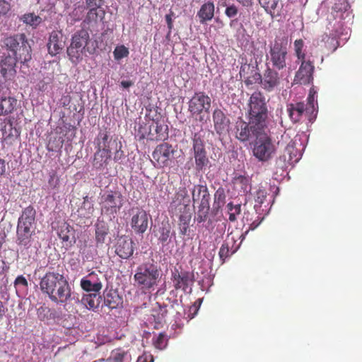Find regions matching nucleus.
Wrapping results in <instances>:
<instances>
[{
	"label": "nucleus",
	"instance_id": "obj_1",
	"mask_svg": "<svg viewBox=\"0 0 362 362\" xmlns=\"http://www.w3.org/2000/svg\"><path fill=\"white\" fill-rule=\"evenodd\" d=\"M349 5L346 0H339L334 4L327 18V29L330 30L332 37L326 33L323 34L321 39L317 40V46L333 52L339 45L337 38L345 41L348 40L349 29L344 27L343 20L349 16Z\"/></svg>",
	"mask_w": 362,
	"mask_h": 362
},
{
	"label": "nucleus",
	"instance_id": "obj_2",
	"mask_svg": "<svg viewBox=\"0 0 362 362\" xmlns=\"http://www.w3.org/2000/svg\"><path fill=\"white\" fill-rule=\"evenodd\" d=\"M40 288L56 303H66L71 298V288L67 279L58 272H47L40 281Z\"/></svg>",
	"mask_w": 362,
	"mask_h": 362
},
{
	"label": "nucleus",
	"instance_id": "obj_3",
	"mask_svg": "<svg viewBox=\"0 0 362 362\" xmlns=\"http://www.w3.org/2000/svg\"><path fill=\"white\" fill-rule=\"evenodd\" d=\"M162 276V269L153 259L140 264L134 275V285L144 291L153 290Z\"/></svg>",
	"mask_w": 362,
	"mask_h": 362
},
{
	"label": "nucleus",
	"instance_id": "obj_4",
	"mask_svg": "<svg viewBox=\"0 0 362 362\" xmlns=\"http://www.w3.org/2000/svg\"><path fill=\"white\" fill-rule=\"evenodd\" d=\"M90 35L85 29L76 31L72 36L70 45L67 47L66 52L69 60L74 64L82 61L83 57L86 52L93 54L95 48L90 49L88 46Z\"/></svg>",
	"mask_w": 362,
	"mask_h": 362
},
{
	"label": "nucleus",
	"instance_id": "obj_5",
	"mask_svg": "<svg viewBox=\"0 0 362 362\" xmlns=\"http://www.w3.org/2000/svg\"><path fill=\"white\" fill-rule=\"evenodd\" d=\"M35 211L32 206L26 207L18 219L17 226V243L19 245L29 247L32 242V236L35 233L33 224Z\"/></svg>",
	"mask_w": 362,
	"mask_h": 362
},
{
	"label": "nucleus",
	"instance_id": "obj_6",
	"mask_svg": "<svg viewBox=\"0 0 362 362\" xmlns=\"http://www.w3.org/2000/svg\"><path fill=\"white\" fill-rule=\"evenodd\" d=\"M4 43L10 54L16 59V62L25 64L31 59V47L24 33L9 36L5 39Z\"/></svg>",
	"mask_w": 362,
	"mask_h": 362
},
{
	"label": "nucleus",
	"instance_id": "obj_7",
	"mask_svg": "<svg viewBox=\"0 0 362 362\" xmlns=\"http://www.w3.org/2000/svg\"><path fill=\"white\" fill-rule=\"evenodd\" d=\"M269 59L272 68L279 71L286 67L288 55V38L286 36H276L269 46Z\"/></svg>",
	"mask_w": 362,
	"mask_h": 362
},
{
	"label": "nucleus",
	"instance_id": "obj_8",
	"mask_svg": "<svg viewBox=\"0 0 362 362\" xmlns=\"http://www.w3.org/2000/svg\"><path fill=\"white\" fill-rule=\"evenodd\" d=\"M211 106V98L203 91L197 92L188 102V112L200 122H206Z\"/></svg>",
	"mask_w": 362,
	"mask_h": 362
},
{
	"label": "nucleus",
	"instance_id": "obj_9",
	"mask_svg": "<svg viewBox=\"0 0 362 362\" xmlns=\"http://www.w3.org/2000/svg\"><path fill=\"white\" fill-rule=\"evenodd\" d=\"M247 122L239 119L235 126V138L242 142L248 141L256 139L267 128L266 124H262L255 119L248 118Z\"/></svg>",
	"mask_w": 362,
	"mask_h": 362
},
{
	"label": "nucleus",
	"instance_id": "obj_10",
	"mask_svg": "<svg viewBox=\"0 0 362 362\" xmlns=\"http://www.w3.org/2000/svg\"><path fill=\"white\" fill-rule=\"evenodd\" d=\"M248 118L266 124L267 107L264 95L259 91L254 92L250 98Z\"/></svg>",
	"mask_w": 362,
	"mask_h": 362
},
{
	"label": "nucleus",
	"instance_id": "obj_11",
	"mask_svg": "<svg viewBox=\"0 0 362 362\" xmlns=\"http://www.w3.org/2000/svg\"><path fill=\"white\" fill-rule=\"evenodd\" d=\"M124 197L119 190L108 189L101 196L102 211L107 215L116 214L123 206Z\"/></svg>",
	"mask_w": 362,
	"mask_h": 362
},
{
	"label": "nucleus",
	"instance_id": "obj_12",
	"mask_svg": "<svg viewBox=\"0 0 362 362\" xmlns=\"http://www.w3.org/2000/svg\"><path fill=\"white\" fill-rule=\"evenodd\" d=\"M275 152V146L271 138L262 132L255 140L253 148L254 156L260 161L269 160Z\"/></svg>",
	"mask_w": 362,
	"mask_h": 362
},
{
	"label": "nucleus",
	"instance_id": "obj_13",
	"mask_svg": "<svg viewBox=\"0 0 362 362\" xmlns=\"http://www.w3.org/2000/svg\"><path fill=\"white\" fill-rule=\"evenodd\" d=\"M192 141L195 169L197 171H202L210 163L207 156L205 142L198 133L194 134Z\"/></svg>",
	"mask_w": 362,
	"mask_h": 362
},
{
	"label": "nucleus",
	"instance_id": "obj_14",
	"mask_svg": "<svg viewBox=\"0 0 362 362\" xmlns=\"http://www.w3.org/2000/svg\"><path fill=\"white\" fill-rule=\"evenodd\" d=\"M286 112L293 124L301 122L303 117L310 122H313L315 119V116H313V107L307 108L303 102L288 103L286 105Z\"/></svg>",
	"mask_w": 362,
	"mask_h": 362
},
{
	"label": "nucleus",
	"instance_id": "obj_15",
	"mask_svg": "<svg viewBox=\"0 0 362 362\" xmlns=\"http://www.w3.org/2000/svg\"><path fill=\"white\" fill-rule=\"evenodd\" d=\"M130 226L137 234L144 233L148 227L150 215L140 206L132 207L129 210Z\"/></svg>",
	"mask_w": 362,
	"mask_h": 362
},
{
	"label": "nucleus",
	"instance_id": "obj_16",
	"mask_svg": "<svg viewBox=\"0 0 362 362\" xmlns=\"http://www.w3.org/2000/svg\"><path fill=\"white\" fill-rule=\"evenodd\" d=\"M244 239V234H239L235 232L228 234L219 250L220 259L224 262L226 258L235 253L239 249Z\"/></svg>",
	"mask_w": 362,
	"mask_h": 362
},
{
	"label": "nucleus",
	"instance_id": "obj_17",
	"mask_svg": "<svg viewBox=\"0 0 362 362\" xmlns=\"http://www.w3.org/2000/svg\"><path fill=\"white\" fill-rule=\"evenodd\" d=\"M175 152L173 146L168 143L164 142L158 145L152 153L155 166L161 168L169 165L171 157Z\"/></svg>",
	"mask_w": 362,
	"mask_h": 362
},
{
	"label": "nucleus",
	"instance_id": "obj_18",
	"mask_svg": "<svg viewBox=\"0 0 362 362\" xmlns=\"http://www.w3.org/2000/svg\"><path fill=\"white\" fill-rule=\"evenodd\" d=\"M97 148L109 151L112 153L114 149L120 146V141L117 136H110L107 129H100L95 139Z\"/></svg>",
	"mask_w": 362,
	"mask_h": 362
},
{
	"label": "nucleus",
	"instance_id": "obj_19",
	"mask_svg": "<svg viewBox=\"0 0 362 362\" xmlns=\"http://www.w3.org/2000/svg\"><path fill=\"white\" fill-rule=\"evenodd\" d=\"M189 200L181 202L174 200L170 206V212L173 215L179 216V224L189 225L192 211L189 204Z\"/></svg>",
	"mask_w": 362,
	"mask_h": 362
},
{
	"label": "nucleus",
	"instance_id": "obj_20",
	"mask_svg": "<svg viewBox=\"0 0 362 362\" xmlns=\"http://www.w3.org/2000/svg\"><path fill=\"white\" fill-rule=\"evenodd\" d=\"M239 74L247 86L255 83H260L262 86L263 76L258 71L257 64L253 65L245 63L240 66Z\"/></svg>",
	"mask_w": 362,
	"mask_h": 362
},
{
	"label": "nucleus",
	"instance_id": "obj_21",
	"mask_svg": "<svg viewBox=\"0 0 362 362\" xmlns=\"http://www.w3.org/2000/svg\"><path fill=\"white\" fill-rule=\"evenodd\" d=\"M314 69V65L310 61L301 60V64L294 78L296 83L307 85L312 83Z\"/></svg>",
	"mask_w": 362,
	"mask_h": 362
},
{
	"label": "nucleus",
	"instance_id": "obj_22",
	"mask_svg": "<svg viewBox=\"0 0 362 362\" xmlns=\"http://www.w3.org/2000/svg\"><path fill=\"white\" fill-rule=\"evenodd\" d=\"M172 280L176 290L186 291L187 288L194 281V275L188 271H179L175 269L172 272Z\"/></svg>",
	"mask_w": 362,
	"mask_h": 362
},
{
	"label": "nucleus",
	"instance_id": "obj_23",
	"mask_svg": "<svg viewBox=\"0 0 362 362\" xmlns=\"http://www.w3.org/2000/svg\"><path fill=\"white\" fill-rule=\"evenodd\" d=\"M92 272L82 278L80 282L81 288L87 292L98 293L103 288V284L99 276H102V273L98 272Z\"/></svg>",
	"mask_w": 362,
	"mask_h": 362
},
{
	"label": "nucleus",
	"instance_id": "obj_24",
	"mask_svg": "<svg viewBox=\"0 0 362 362\" xmlns=\"http://www.w3.org/2000/svg\"><path fill=\"white\" fill-rule=\"evenodd\" d=\"M212 119L216 134L223 135L228 132L230 121L222 110L216 108L213 111Z\"/></svg>",
	"mask_w": 362,
	"mask_h": 362
},
{
	"label": "nucleus",
	"instance_id": "obj_25",
	"mask_svg": "<svg viewBox=\"0 0 362 362\" xmlns=\"http://www.w3.org/2000/svg\"><path fill=\"white\" fill-rule=\"evenodd\" d=\"M277 69L267 67L263 74L262 88L267 92H272L281 83V77Z\"/></svg>",
	"mask_w": 362,
	"mask_h": 362
},
{
	"label": "nucleus",
	"instance_id": "obj_26",
	"mask_svg": "<svg viewBox=\"0 0 362 362\" xmlns=\"http://www.w3.org/2000/svg\"><path fill=\"white\" fill-rule=\"evenodd\" d=\"M149 125L151 141H164L168 138V127L163 121L152 119Z\"/></svg>",
	"mask_w": 362,
	"mask_h": 362
},
{
	"label": "nucleus",
	"instance_id": "obj_27",
	"mask_svg": "<svg viewBox=\"0 0 362 362\" xmlns=\"http://www.w3.org/2000/svg\"><path fill=\"white\" fill-rule=\"evenodd\" d=\"M61 30H53L50 33L47 43L49 53L55 56L59 54L64 47L65 42Z\"/></svg>",
	"mask_w": 362,
	"mask_h": 362
},
{
	"label": "nucleus",
	"instance_id": "obj_28",
	"mask_svg": "<svg viewBox=\"0 0 362 362\" xmlns=\"http://www.w3.org/2000/svg\"><path fill=\"white\" fill-rule=\"evenodd\" d=\"M134 251V243L131 238L121 237L118 239L115 252L122 259H128L132 256Z\"/></svg>",
	"mask_w": 362,
	"mask_h": 362
},
{
	"label": "nucleus",
	"instance_id": "obj_29",
	"mask_svg": "<svg viewBox=\"0 0 362 362\" xmlns=\"http://www.w3.org/2000/svg\"><path fill=\"white\" fill-rule=\"evenodd\" d=\"M95 240L97 247H103L104 245H108L110 241L109 227L104 221H98L95 225Z\"/></svg>",
	"mask_w": 362,
	"mask_h": 362
},
{
	"label": "nucleus",
	"instance_id": "obj_30",
	"mask_svg": "<svg viewBox=\"0 0 362 362\" xmlns=\"http://www.w3.org/2000/svg\"><path fill=\"white\" fill-rule=\"evenodd\" d=\"M260 6L272 18L283 15L284 4L281 0H258Z\"/></svg>",
	"mask_w": 362,
	"mask_h": 362
},
{
	"label": "nucleus",
	"instance_id": "obj_31",
	"mask_svg": "<svg viewBox=\"0 0 362 362\" xmlns=\"http://www.w3.org/2000/svg\"><path fill=\"white\" fill-rule=\"evenodd\" d=\"M75 233L74 228L66 222L61 223L59 226V238L66 247H71L76 243Z\"/></svg>",
	"mask_w": 362,
	"mask_h": 362
},
{
	"label": "nucleus",
	"instance_id": "obj_32",
	"mask_svg": "<svg viewBox=\"0 0 362 362\" xmlns=\"http://www.w3.org/2000/svg\"><path fill=\"white\" fill-rule=\"evenodd\" d=\"M16 59L10 54L1 60L0 63V74L4 81L12 80L16 76Z\"/></svg>",
	"mask_w": 362,
	"mask_h": 362
},
{
	"label": "nucleus",
	"instance_id": "obj_33",
	"mask_svg": "<svg viewBox=\"0 0 362 362\" xmlns=\"http://www.w3.org/2000/svg\"><path fill=\"white\" fill-rule=\"evenodd\" d=\"M215 6L212 1H207L203 4L197 11V17L201 24H206L213 19L214 16Z\"/></svg>",
	"mask_w": 362,
	"mask_h": 362
},
{
	"label": "nucleus",
	"instance_id": "obj_34",
	"mask_svg": "<svg viewBox=\"0 0 362 362\" xmlns=\"http://www.w3.org/2000/svg\"><path fill=\"white\" fill-rule=\"evenodd\" d=\"M112 153L109 151L97 148L94 154L93 165L97 170H103L108 165Z\"/></svg>",
	"mask_w": 362,
	"mask_h": 362
},
{
	"label": "nucleus",
	"instance_id": "obj_35",
	"mask_svg": "<svg viewBox=\"0 0 362 362\" xmlns=\"http://www.w3.org/2000/svg\"><path fill=\"white\" fill-rule=\"evenodd\" d=\"M155 235L163 245H168L171 236V226L168 222H162L154 230Z\"/></svg>",
	"mask_w": 362,
	"mask_h": 362
},
{
	"label": "nucleus",
	"instance_id": "obj_36",
	"mask_svg": "<svg viewBox=\"0 0 362 362\" xmlns=\"http://www.w3.org/2000/svg\"><path fill=\"white\" fill-rule=\"evenodd\" d=\"M102 297L97 293H88L83 296L81 303L88 310L97 312L100 307Z\"/></svg>",
	"mask_w": 362,
	"mask_h": 362
},
{
	"label": "nucleus",
	"instance_id": "obj_37",
	"mask_svg": "<svg viewBox=\"0 0 362 362\" xmlns=\"http://www.w3.org/2000/svg\"><path fill=\"white\" fill-rule=\"evenodd\" d=\"M192 199L194 203H209L210 194L207 187L202 185H195L192 191Z\"/></svg>",
	"mask_w": 362,
	"mask_h": 362
},
{
	"label": "nucleus",
	"instance_id": "obj_38",
	"mask_svg": "<svg viewBox=\"0 0 362 362\" xmlns=\"http://www.w3.org/2000/svg\"><path fill=\"white\" fill-rule=\"evenodd\" d=\"M18 100L13 97L0 98V116L12 113L17 107Z\"/></svg>",
	"mask_w": 362,
	"mask_h": 362
},
{
	"label": "nucleus",
	"instance_id": "obj_39",
	"mask_svg": "<svg viewBox=\"0 0 362 362\" xmlns=\"http://www.w3.org/2000/svg\"><path fill=\"white\" fill-rule=\"evenodd\" d=\"M288 156L287 162L289 165H293L296 163L300 158V153L298 150L294 146L293 144H288L286 147L283 158L284 160H286V156Z\"/></svg>",
	"mask_w": 362,
	"mask_h": 362
},
{
	"label": "nucleus",
	"instance_id": "obj_40",
	"mask_svg": "<svg viewBox=\"0 0 362 362\" xmlns=\"http://www.w3.org/2000/svg\"><path fill=\"white\" fill-rule=\"evenodd\" d=\"M121 303V298L115 291H110L104 296V304L110 309L117 308Z\"/></svg>",
	"mask_w": 362,
	"mask_h": 362
},
{
	"label": "nucleus",
	"instance_id": "obj_41",
	"mask_svg": "<svg viewBox=\"0 0 362 362\" xmlns=\"http://www.w3.org/2000/svg\"><path fill=\"white\" fill-rule=\"evenodd\" d=\"M197 208L195 220L199 223L206 221L209 217V203H199Z\"/></svg>",
	"mask_w": 362,
	"mask_h": 362
},
{
	"label": "nucleus",
	"instance_id": "obj_42",
	"mask_svg": "<svg viewBox=\"0 0 362 362\" xmlns=\"http://www.w3.org/2000/svg\"><path fill=\"white\" fill-rule=\"evenodd\" d=\"M81 215L86 218L90 217L94 212L93 203L88 196L83 197V202L80 209Z\"/></svg>",
	"mask_w": 362,
	"mask_h": 362
},
{
	"label": "nucleus",
	"instance_id": "obj_43",
	"mask_svg": "<svg viewBox=\"0 0 362 362\" xmlns=\"http://www.w3.org/2000/svg\"><path fill=\"white\" fill-rule=\"evenodd\" d=\"M21 21L33 28H36L42 23V18L33 13H25L21 17Z\"/></svg>",
	"mask_w": 362,
	"mask_h": 362
},
{
	"label": "nucleus",
	"instance_id": "obj_44",
	"mask_svg": "<svg viewBox=\"0 0 362 362\" xmlns=\"http://www.w3.org/2000/svg\"><path fill=\"white\" fill-rule=\"evenodd\" d=\"M226 194L222 187H219L214 194V207L216 209H221L226 202Z\"/></svg>",
	"mask_w": 362,
	"mask_h": 362
},
{
	"label": "nucleus",
	"instance_id": "obj_45",
	"mask_svg": "<svg viewBox=\"0 0 362 362\" xmlns=\"http://www.w3.org/2000/svg\"><path fill=\"white\" fill-rule=\"evenodd\" d=\"M168 313L167 305L161 306L158 305V309L153 310V317L157 324H161L165 321V318Z\"/></svg>",
	"mask_w": 362,
	"mask_h": 362
},
{
	"label": "nucleus",
	"instance_id": "obj_46",
	"mask_svg": "<svg viewBox=\"0 0 362 362\" xmlns=\"http://www.w3.org/2000/svg\"><path fill=\"white\" fill-rule=\"evenodd\" d=\"M227 207L229 214V221L231 222L235 221L237 220V216L240 214L241 204H233L232 202H230L228 204Z\"/></svg>",
	"mask_w": 362,
	"mask_h": 362
},
{
	"label": "nucleus",
	"instance_id": "obj_47",
	"mask_svg": "<svg viewBox=\"0 0 362 362\" xmlns=\"http://www.w3.org/2000/svg\"><path fill=\"white\" fill-rule=\"evenodd\" d=\"M3 137L5 140L9 139L13 137H18L20 134L18 130L13 127V124L11 122L8 124V125H5V127L2 129Z\"/></svg>",
	"mask_w": 362,
	"mask_h": 362
},
{
	"label": "nucleus",
	"instance_id": "obj_48",
	"mask_svg": "<svg viewBox=\"0 0 362 362\" xmlns=\"http://www.w3.org/2000/svg\"><path fill=\"white\" fill-rule=\"evenodd\" d=\"M149 129V122L139 124L136 132V136L139 138V140H143L144 139L150 140V133L148 134Z\"/></svg>",
	"mask_w": 362,
	"mask_h": 362
},
{
	"label": "nucleus",
	"instance_id": "obj_49",
	"mask_svg": "<svg viewBox=\"0 0 362 362\" xmlns=\"http://www.w3.org/2000/svg\"><path fill=\"white\" fill-rule=\"evenodd\" d=\"M294 51L296 57L299 60H303L305 58V54L303 51L304 42L302 39L296 40L294 41Z\"/></svg>",
	"mask_w": 362,
	"mask_h": 362
},
{
	"label": "nucleus",
	"instance_id": "obj_50",
	"mask_svg": "<svg viewBox=\"0 0 362 362\" xmlns=\"http://www.w3.org/2000/svg\"><path fill=\"white\" fill-rule=\"evenodd\" d=\"M129 54V49L124 45L117 46L113 52L114 58L117 61L128 57Z\"/></svg>",
	"mask_w": 362,
	"mask_h": 362
},
{
	"label": "nucleus",
	"instance_id": "obj_51",
	"mask_svg": "<svg viewBox=\"0 0 362 362\" xmlns=\"http://www.w3.org/2000/svg\"><path fill=\"white\" fill-rule=\"evenodd\" d=\"M167 342L166 334L161 332L153 339V344L156 349L162 350L165 348Z\"/></svg>",
	"mask_w": 362,
	"mask_h": 362
},
{
	"label": "nucleus",
	"instance_id": "obj_52",
	"mask_svg": "<svg viewBox=\"0 0 362 362\" xmlns=\"http://www.w3.org/2000/svg\"><path fill=\"white\" fill-rule=\"evenodd\" d=\"M267 193L264 189L259 188L258 190H257L255 196V207H260L262 206L267 198Z\"/></svg>",
	"mask_w": 362,
	"mask_h": 362
},
{
	"label": "nucleus",
	"instance_id": "obj_53",
	"mask_svg": "<svg viewBox=\"0 0 362 362\" xmlns=\"http://www.w3.org/2000/svg\"><path fill=\"white\" fill-rule=\"evenodd\" d=\"M305 105H306L307 106V108H309L310 107H313V116H317V107H316L315 106H317V103L315 98V95H312V94H310L307 98V103H305Z\"/></svg>",
	"mask_w": 362,
	"mask_h": 362
},
{
	"label": "nucleus",
	"instance_id": "obj_54",
	"mask_svg": "<svg viewBox=\"0 0 362 362\" xmlns=\"http://www.w3.org/2000/svg\"><path fill=\"white\" fill-rule=\"evenodd\" d=\"M125 356V351L117 350L112 353L111 359L112 362H123Z\"/></svg>",
	"mask_w": 362,
	"mask_h": 362
},
{
	"label": "nucleus",
	"instance_id": "obj_55",
	"mask_svg": "<svg viewBox=\"0 0 362 362\" xmlns=\"http://www.w3.org/2000/svg\"><path fill=\"white\" fill-rule=\"evenodd\" d=\"M90 10L87 13L86 21L89 23L91 21H97L98 19V11L97 9L99 7H90Z\"/></svg>",
	"mask_w": 362,
	"mask_h": 362
},
{
	"label": "nucleus",
	"instance_id": "obj_56",
	"mask_svg": "<svg viewBox=\"0 0 362 362\" xmlns=\"http://www.w3.org/2000/svg\"><path fill=\"white\" fill-rule=\"evenodd\" d=\"M238 13V7L235 4H232L226 7L225 14L228 18H233Z\"/></svg>",
	"mask_w": 362,
	"mask_h": 362
},
{
	"label": "nucleus",
	"instance_id": "obj_57",
	"mask_svg": "<svg viewBox=\"0 0 362 362\" xmlns=\"http://www.w3.org/2000/svg\"><path fill=\"white\" fill-rule=\"evenodd\" d=\"M10 4L6 0H0V18L5 16L10 10Z\"/></svg>",
	"mask_w": 362,
	"mask_h": 362
},
{
	"label": "nucleus",
	"instance_id": "obj_58",
	"mask_svg": "<svg viewBox=\"0 0 362 362\" xmlns=\"http://www.w3.org/2000/svg\"><path fill=\"white\" fill-rule=\"evenodd\" d=\"M28 281L23 275L18 276L15 279L14 286L16 287L23 286V288H25L28 287Z\"/></svg>",
	"mask_w": 362,
	"mask_h": 362
},
{
	"label": "nucleus",
	"instance_id": "obj_59",
	"mask_svg": "<svg viewBox=\"0 0 362 362\" xmlns=\"http://www.w3.org/2000/svg\"><path fill=\"white\" fill-rule=\"evenodd\" d=\"M122 144L120 142V146L117 148V149H114V160L115 162H119L124 158V154L123 151L122 150Z\"/></svg>",
	"mask_w": 362,
	"mask_h": 362
},
{
	"label": "nucleus",
	"instance_id": "obj_60",
	"mask_svg": "<svg viewBox=\"0 0 362 362\" xmlns=\"http://www.w3.org/2000/svg\"><path fill=\"white\" fill-rule=\"evenodd\" d=\"M235 182L237 184H240L244 191L247 190V185L249 184V180L247 177L243 175H240L235 178Z\"/></svg>",
	"mask_w": 362,
	"mask_h": 362
},
{
	"label": "nucleus",
	"instance_id": "obj_61",
	"mask_svg": "<svg viewBox=\"0 0 362 362\" xmlns=\"http://www.w3.org/2000/svg\"><path fill=\"white\" fill-rule=\"evenodd\" d=\"M173 16H174V12L172 11H170V13L168 14H166L165 16V21L167 23V25H168V35L170 34L171 30L173 27V18H172V17Z\"/></svg>",
	"mask_w": 362,
	"mask_h": 362
},
{
	"label": "nucleus",
	"instance_id": "obj_62",
	"mask_svg": "<svg viewBox=\"0 0 362 362\" xmlns=\"http://www.w3.org/2000/svg\"><path fill=\"white\" fill-rule=\"evenodd\" d=\"M153 356L148 353H144L140 356L136 362H153Z\"/></svg>",
	"mask_w": 362,
	"mask_h": 362
},
{
	"label": "nucleus",
	"instance_id": "obj_63",
	"mask_svg": "<svg viewBox=\"0 0 362 362\" xmlns=\"http://www.w3.org/2000/svg\"><path fill=\"white\" fill-rule=\"evenodd\" d=\"M88 7H100L103 0H86Z\"/></svg>",
	"mask_w": 362,
	"mask_h": 362
},
{
	"label": "nucleus",
	"instance_id": "obj_64",
	"mask_svg": "<svg viewBox=\"0 0 362 362\" xmlns=\"http://www.w3.org/2000/svg\"><path fill=\"white\" fill-rule=\"evenodd\" d=\"M71 97L69 95H65L61 98L59 103L62 107H67L71 103Z\"/></svg>",
	"mask_w": 362,
	"mask_h": 362
}]
</instances>
